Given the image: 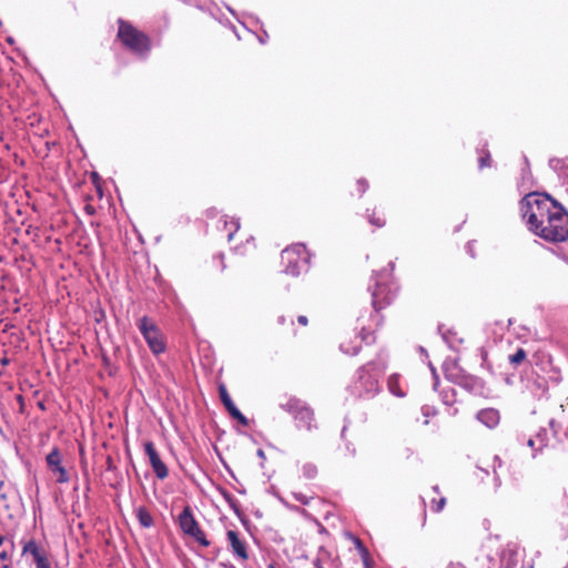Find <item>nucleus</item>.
Segmentation results:
<instances>
[{
    "mask_svg": "<svg viewBox=\"0 0 568 568\" xmlns=\"http://www.w3.org/2000/svg\"><path fill=\"white\" fill-rule=\"evenodd\" d=\"M528 446L536 452H542L548 446L547 430H540L535 437L529 438L527 442Z\"/></svg>",
    "mask_w": 568,
    "mask_h": 568,
    "instance_id": "18",
    "label": "nucleus"
},
{
    "mask_svg": "<svg viewBox=\"0 0 568 568\" xmlns=\"http://www.w3.org/2000/svg\"><path fill=\"white\" fill-rule=\"evenodd\" d=\"M277 322H278V324L284 325V324H285V322H286L285 316H280V317L277 318Z\"/></svg>",
    "mask_w": 568,
    "mask_h": 568,
    "instance_id": "41",
    "label": "nucleus"
},
{
    "mask_svg": "<svg viewBox=\"0 0 568 568\" xmlns=\"http://www.w3.org/2000/svg\"><path fill=\"white\" fill-rule=\"evenodd\" d=\"M447 568H466V567H465L464 565H462V564H458V562H457V564H450V565H448V567H447Z\"/></svg>",
    "mask_w": 568,
    "mask_h": 568,
    "instance_id": "40",
    "label": "nucleus"
},
{
    "mask_svg": "<svg viewBox=\"0 0 568 568\" xmlns=\"http://www.w3.org/2000/svg\"><path fill=\"white\" fill-rule=\"evenodd\" d=\"M372 297L373 307L376 312H381L395 301L396 291L389 284L377 283Z\"/></svg>",
    "mask_w": 568,
    "mask_h": 568,
    "instance_id": "7",
    "label": "nucleus"
},
{
    "mask_svg": "<svg viewBox=\"0 0 568 568\" xmlns=\"http://www.w3.org/2000/svg\"><path fill=\"white\" fill-rule=\"evenodd\" d=\"M359 335L354 332H346L341 339L339 347L343 353L349 356H355L362 349V342L358 339Z\"/></svg>",
    "mask_w": 568,
    "mask_h": 568,
    "instance_id": "12",
    "label": "nucleus"
},
{
    "mask_svg": "<svg viewBox=\"0 0 568 568\" xmlns=\"http://www.w3.org/2000/svg\"><path fill=\"white\" fill-rule=\"evenodd\" d=\"M356 333L359 335L358 339L362 342V344H365V345H372L377 339L375 328L371 325L369 326L362 325L359 331Z\"/></svg>",
    "mask_w": 568,
    "mask_h": 568,
    "instance_id": "22",
    "label": "nucleus"
},
{
    "mask_svg": "<svg viewBox=\"0 0 568 568\" xmlns=\"http://www.w3.org/2000/svg\"><path fill=\"white\" fill-rule=\"evenodd\" d=\"M314 567L315 568H324L322 560L320 558L314 561Z\"/></svg>",
    "mask_w": 568,
    "mask_h": 568,
    "instance_id": "39",
    "label": "nucleus"
},
{
    "mask_svg": "<svg viewBox=\"0 0 568 568\" xmlns=\"http://www.w3.org/2000/svg\"><path fill=\"white\" fill-rule=\"evenodd\" d=\"M355 546L359 552V556H363V551H368L367 547L363 544V541L359 538H355Z\"/></svg>",
    "mask_w": 568,
    "mask_h": 568,
    "instance_id": "32",
    "label": "nucleus"
},
{
    "mask_svg": "<svg viewBox=\"0 0 568 568\" xmlns=\"http://www.w3.org/2000/svg\"><path fill=\"white\" fill-rule=\"evenodd\" d=\"M294 419L298 423V426L304 427L307 430H311L314 427V412L310 407L298 413Z\"/></svg>",
    "mask_w": 568,
    "mask_h": 568,
    "instance_id": "16",
    "label": "nucleus"
},
{
    "mask_svg": "<svg viewBox=\"0 0 568 568\" xmlns=\"http://www.w3.org/2000/svg\"><path fill=\"white\" fill-rule=\"evenodd\" d=\"M224 230L227 232V241L233 242L235 239V235L240 231V221L236 217H224Z\"/></svg>",
    "mask_w": 568,
    "mask_h": 568,
    "instance_id": "20",
    "label": "nucleus"
},
{
    "mask_svg": "<svg viewBox=\"0 0 568 568\" xmlns=\"http://www.w3.org/2000/svg\"><path fill=\"white\" fill-rule=\"evenodd\" d=\"M385 367L374 362H368L357 371V379L354 388L359 397L374 396L379 392V377Z\"/></svg>",
    "mask_w": 568,
    "mask_h": 568,
    "instance_id": "3",
    "label": "nucleus"
},
{
    "mask_svg": "<svg viewBox=\"0 0 568 568\" xmlns=\"http://www.w3.org/2000/svg\"><path fill=\"white\" fill-rule=\"evenodd\" d=\"M219 395L229 414L241 425L247 426L248 419L237 409L223 383L219 385Z\"/></svg>",
    "mask_w": 568,
    "mask_h": 568,
    "instance_id": "11",
    "label": "nucleus"
},
{
    "mask_svg": "<svg viewBox=\"0 0 568 568\" xmlns=\"http://www.w3.org/2000/svg\"><path fill=\"white\" fill-rule=\"evenodd\" d=\"M363 556L361 557L364 568H374V559L372 558L369 551H363Z\"/></svg>",
    "mask_w": 568,
    "mask_h": 568,
    "instance_id": "31",
    "label": "nucleus"
},
{
    "mask_svg": "<svg viewBox=\"0 0 568 568\" xmlns=\"http://www.w3.org/2000/svg\"><path fill=\"white\" fill-rule=\"evenodd\" d=\"M7 561H9L8 554L6 551L0 552V568H6Z\"/></svg>",
    "mask_w": 568,
    "mask_h": 568,
    "instance_id": "35",
    "label": "nucleus"
},
{
    "mask_svg": "<svg viewBox=\"0 0 568 568\" xmlns=\"http://www.w3.org/2000/svg\"><path fill=\"white\" fill-rule=\"evenodd\" d=\"M17 402L19 403V408H20V412L23 413L24 412V398L22 395H17Z\"/></svg>",
    "mask_w": 568,
    "mask_h": 568,
    "instance_id": "37",
    "label": "nucleus"
},
{
    "mask_svg": "<svg viewBox=\"0 0 568 568\" xmlns=\"http://www.w3.org/2000/svg\"><path fill=\"white\" fill-rule=\"evenodd\" d=\"M293 497L295 500L302 503L303 505H310L316 498L314 496H306L302 491H294Z\"/></svg>",
    "mask_w": 568,
    "mask_h": 568,
    "instance_id": "29",
    "label": "nucleus"
},
{
    "mask_svg": "<svg viewBox=\"0 0 568 568\" xmlns=\"http://www.w3.org/2000/svg\"><path fill=\"white\" fill-rule=\"evenodd\" d=\"M510 364L518 366L527 358V353L524 348H518L515 354L509 355Z\"/></svg>",
    "mask_w": 568,
    "mask_h": 568,
    "instance_id": "27",
    "label": "nucleus"
},
{
    "mask_svg": "<svg viewBox=\"0 0 568 568\" xmlns=\"http://www.w3.org/2000/svg\"><path fill=\"white\" fill-rule=\"evenodd\" d=\"M0 362L3 366L9 364V359L7 357H3Z\"/></svg>",
    "mask_w": 568,
    "mask_h": 568,
    "instance_id": "42",
    "label": "nucleus"
},
{
    "mask_svg": "<svg viewBox=\"0 0 568 568\" xmlns=\"http://www.w3.org/2000/svg\"><path fill=\"white\" fill-rule=\"evenodd\" d=\"M479 169L489 168L491 165V156L488 151H484L478 159Z\"/></svg>",
    "mask_w": 568,
    "mask_h": 568,
    "instance_id": "30",
    "label": "nucleus"
},
{
    "mask_svg": "<svg viewBox=\"0 0 568 568\" xmlns=\"http://www.w3.org/2000/svg\"><path fill=\"white\" fill-rule=\"evenodd\" d=\"M282 407L290 413L293 417L297 416L298 413L306 409L308 406L305 402L298 399V398H290L285 404L282 405Z\"/></svg>",
    "mask_w": 568,
    "mask_h": 568,
    "instance_id": "19",
    "label": "nucleus"
},
{
    "mask_svg": "<svg viewBox=\"0 0 568 568\" xmlns=\"http://www.w3.org/2000/svg\"><path fill=\"white\" fill-rule=\"evenodd\" d=\"M45 460L49 469L57 476L58 483L63 484L69 481V475L62 466V457L58 447L52 448V450L47 455Z\"/></svg>",
    "mask_w": 568,
    "mask_h": 568,
    "instance_id": "10",
    "label": "nucleus"
},
{
    "mask_svg": "<svg viewBox=\"0 0 568 568\" xmlns=\"http://www.w3.org/2000/svg\"><path fill=\"white\" fill-rule=\"evenodd\" d=\"M4 537L0 535V546L3 544Z\"/></svg>",
    "mask_w": 568,
    "mask_h": 568,
    "instance_id": "45",
    "label": "nucleus"
},
{
    "mask_svg": "<svg viewBox=\"0 0 568 568\" xmlns=\"http://www.w3.org/2000/svg\"><path fill=\"white\" fill-rule=\"evenodd\" d=\"M136 518L139 520V524L144 527V528H150L153 526L154 524V520H153V517L152 515L150 514V511L148 510L146 507L144 506H140L138 509H136Z\"/></svg>",
    "mask_w": 568,
    "mask_h": 568,
    "instance_id": "23",
    "label": "nucleus"
},
{
    "mask_svg": "<svg viewBox=\"0 0 568 568\" xmlns=\"http://www.w3.org/2000/svg\"><path fill=\"white\" fill-rule=\"evenodd\" d=\"M517 548L508 545L500 554V560L506 565V568H514L517 565Z\"/></svg>",
    "mask_w": 568,
    "mask_h": 568,
    "instance_id": "17",
    "label": "nucleus"
},
{
    "mask_svg": "<svg viewBox=\"0 0 568 568\" xmlns=\"http://www.w3.org/2000/svg\"><path fill=\"white\" fill-rule=\"evenodd\" d=\"M144 452L149 457L150 465L155 474V476L163 480L169 476V469L166 465L162 462L160 454L158 453L154 444L152 442L144 443Z\"/></svg>",
    "mask_w": 568,
    "mask_h": 568,
    "instance_id": "9",
    "label": "nucleus"
},
{
    "mask_svg": "<svg viewBox=\"0 0 568 568\" xmlns=\"http://www.w3.org/2000/svg\"><path fill=\"white\" fill-rule=\"evenodd\" d=\"M84 211L89 214V215H94L95 214V209L92 204H87L84 206Z\"/></svg>",
    "mask_w": 568,
    "mask_h": 568,
    "instance_id": "38",
    "label": "nucleus"
},
{
    "mask_svg": "<svg viewBox=\"0 0 568 568\" xmlns=\"http://www.w3.org/2000/svg\"><path fill=\"white\" fill-rule=\"evenodd\" d=\"M34 564L36 568H50L47 556L44 558H39Z\"/></svg>",
    "mask_w": 568,
    "mask_h": 568,
    "instance_id": "34",
    "label": "nucleus"
},
{
    "mask_svg": "<svg viewBox=\"0 0 568 568\" xmlns=\"http://www.w3.org/2000/svg\"><path fill=\"white\" fill-rule=\"evenodd\" d=\"M268 568H276L274 565H270Z\"/></svg>",
    "mask_w": 568,
    "mask_h": 568,
    "instance_id": "46",
    "label": "nucleus"
},
{
    "mask_svg": "<svg viewBox=\"0 0 568 568\" xmlns=\"http://www.w3.org/2000/svg\"><path fill=\"white\" fill-rule=\"evenodd\" d=\"M457 384L475 395H481L485 388L484 382L479 377L473 375L460 376Z\"/></svg>",
    "mask_w": 568,
    "mask_h": 568,
    "instance_id": "13",
    "label": "nucleus"
},
{
    "mask_svg": "<svg viewBox=\"0 0 568 568\" xmlns=\"http://www.w3.org/2000/svg\"><path fill=\"white\" fill-rule=\"evenodd\" d=\"M178 523L184 535L194 538L203 547L210 546L205 532L200 527L189 505L179 515Z\"/></svg>",
    "mask_w": 568,
    "mask_h": 568,
    "instance_id": "6",
    "label": "nucleus"
},
{
    "mask_svg": "<svg viewBox=\"0 0 568 568\" xmlns=\"http://www.w3.org/2000/svg\"><path fill=\"white\" fill-rule=\"evenodd\" d=\"M520 212L535 235L550 242L568 240V212L546 193L532 192L520 201Z\"/></svg>",
    "mask_w": 568,
    "mask_h": 568,
    "instance_id": "1",
    "label": "nucleus"
},
{
    "mask_svg": "<svg viewBox=\"0 0 568 568\" xmlns=\"http://www.w3.org/2000/svg\"><path fill=\"white\" fill-rule=\"evenodd\" d=\"M355 546L359 552V556H363V551H368L367 547L363 544V541L359 538H355Z\"/></svg>",
    "mask_w": 568,
    "mask_h": 568,
    "instance_id": "33",
    "label": "nucleus"
},
{
    "mask_svg": "<svg viewBox=\"0 0 568 568\" xmlns=\"http://www.w3.org/2000/svg\"><path fill=\"white\" fill-rule=\"evenodd\" d=\"M138 327L143 335L150 351L154 355H160L165 352L166 344L164 336L153 320L148 316H143L139 320Z\"/></svg>",
    "mask_w": 568,
    "mask_h": 568,
    "instance_id": "5",
    "label": "nucleus"
},
{
    "mask_svg": "<svg viewBox=\"0 0 568 568\" xmlns=\"http://www.w3.org/2000/svg\"><path fill=\"white\" fill-rule=\"evenodd\" d=\"M399 374H392L387 379V387L393 395L397 397H404L405 393L402 390L399 386Z\"/></svg>",
    "mask_w": 568,
    "mask_h": 568,
    "instance_id": "24",
    "label": "nucleus"
},
{
    "mask_svg": "<svg viewBox=\"0 0 568 568\" xmlns=\"http://www.w3.org/2000/svg\"><path fill=\"white\" fill-rule=\"evenodd\" d=\"M368 190V182L365 179H358L352 185L351 194L362 196Z\"/></svg>",
    "mask_w": 568,
    "mask_h": 568,
    "instance_id": "26",
    "label": "nucleus"
},
{
    "mask_svg": "<svg viewBox=\"0 0 568 568\" xmlns=\"http://www.w3.org/2000/svg\"><path fill=\"white\" fill-rule=\"evenodd\" d=\"M226 540L231 552L239 561L244 562L248 560L250 554L247 542L239 531L229 529L226 531Z\"/></svg>",
    "mask_w": 568,
    "mask_h": 568,
    "instance_id": "8",
    "label": "nucleus"
},
{
    "mask_svg": "<svg viewBox=\"0 0 568 568\" xmlns=\"http://www.w3.org/2000/svg\"><path fill=\"white\" fill-rule=\"evenodd\" d=\"M298 325L301 326H307L308 325V317L306 315H298L296 318Z\"/></svg>",
    "mask_w": 568,
    "mask_h": 568,
    "instance_id": "36",
    "label": "nucleus"
},
{
    "mask_svg": "<svg viewBox=\"0 0 568 568\" xmlns=\"http://www.w3.org/2000/svg\"><path fill=\"white\" fill-rule=\"evenodd\" d=\"M116 38L125 49L138 55H146L152 47L150 37L129 21L119 19Z\"/></svg>",
    "mask_w": 568,
    "mask_h": 568,
    "instance_id": "2",
    "label": "nucleus"
},
{
    "mask_svg": "<svg viewBox=\"0 0 568 568\" xmlns=\"http://www.w3.org/2000/svg\"><path fill=\"white\" fill-rule=\"evenodd\" d=\"M23 554H29L33 557L34 562L38 561L39 558H44L45 554L38 547L37 542L31 540L23 547Z\"/></svg>",
    "mask_w": 568,
    "mask_h": 568,
    "instance_id": "25",
    "label": "nucleus"
},
{
    "mask_svg": "<svg viewBox=\"0 0 568 568\" xmlns=\"http://www.w3.org/2000/svg\"><path fill=\"white\" fill-rule=\"evenodd\" d=\"M310 252L304 244H293L282 251L281 258L285 264V273L297 276L310 263Z\"/></svg>",
    "mask_w": 568,
    "mask_h": 568,
    "instance_id": "4",
    "label": "nucleus"
},
{
    "mask_svg": "<svg viewBox=\"0 0 568 568\" xmlns=\"http://www.w3.org/2000/svg\"><path fill=\"white\" fill-rule=\"evenodd\" d=\"M246 242H247V243H250V242L254 243V237H250V239H247V241H246ZM253 246H255V244H253Z\"/></svg>",
    "mask_w": 568,
    "mask_h": 568,
    "instance_id": "44",
    "label": "nucleus"
},
{
    "mask_svg": "<svg viewBox=\"0 0 568 568\" xmlns=\"http://www.w3.org/2000/svg\"><path fill=\"white\" fill-rule=\"evenodd\" d=\"M367 215L369 223L375 227H383L386 225V214L383 207L374 206L367 209Z\"/></svg>",
    "mask_w": 568,
    "mask_h": 568,
    "instance_id": "15",
    "label": "nucleus"
},
{
    "mask_svg": "<svg viewBox=\"0 0 568 568\" xmlns=\"http://www.w3.org/2000/svg\"><path fill=\"white\" fill-rule=\"evenodd\" d=\"M432 493L434 496L430 499L429 507L433 513H440L445 505H446V498L440 495L439 488L437 486H434L432 488Z\"/></svg>",
    "mask_w": 568,
    "mask_h": 568,
    "instance_id": "21",
    "label": "nucleus"
},
{
    "mask_svg": "<svg viewBox=\"0 0 568 568\" xmlns=\"http://www.w3.org/2000/svg\"><path fill=\"white\" fill-rule=\"evenodd\" d=\"M303 476L307 479H313L317 476V467L312 463H306L302 467Z\"/></svg>",
    "mask_w": 568,
    "mask_h": 568,
    "instance_id": "28",
    "label": "nucleus"
},
{
    "mask_svg": "<svg viewBox=\"0 0 568 568\" xmlns=\"http://www.w3.org/2000/svg\"><path fill=\"white\" fill-rule=\"evenodd\" d=\"M111 464H112V459H111V457H108V467L109 468L111 467Z\"/></svg>",
    "mask_w": 568,
    "mask_h": 568,
    "instance_id": "43",
    "label": "nucleus"
},
{
    "mask_svg": "<svg viewBox=\"0 0 568 568\" xmlns=\"http://www.w3.org/2000/svg\"><path fill=\"white\" fill-rule=\"evenodd\" d=\"M477 419L488 428H494L499 423V412L495 408H485L478 412Z\"/></svg>",
    "mask_w": 568,
    "mask_h": 568,
    "instance_id": "14",
    "label": "nucleus"
}]
</instances>
